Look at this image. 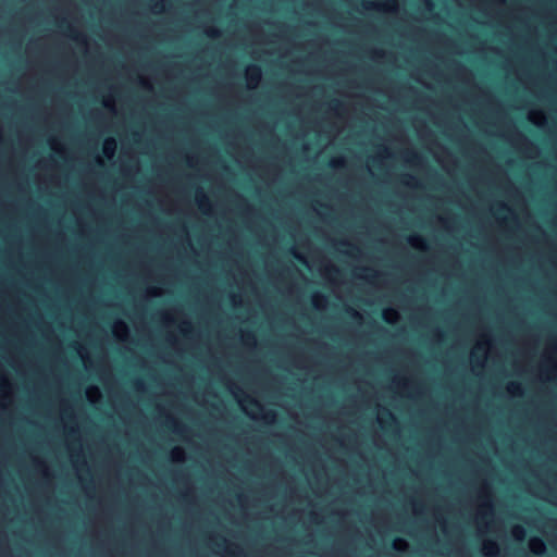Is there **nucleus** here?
Instances as JSON below:
<instances>
[{
	"label": "nucleus",
	"instance_id": "nucleus-1",
	"mask_svg": "<svg viewBox=\"0 0 557 557\" xmlns=\"http://www.w3.org/2000/svg\"><path fill=\"white\" fill-rule=\"evenodd\" d=\"M540 377L557 384V334L549 337L547 348L540 363Z\"/></svg>",
	"mask_w": 557,
	"mask_h": 557
},
{
	"label": "nucleus",
	"instance_id": "nucleus-2",
	"mask_svg": "<svg viewBox=\"0 0 557 557\" xmlns=\"http://www.w3.org/2000/svg\"><path fill=\"white\" fill-rule=\"evenodd\" d=\"M524 120H529L544 132H548L550 128L549 116L543 110H534L528 112V114L524 115Z\"/></svg>",
	"mask_w": 557,
	"mask_h": 557
},
{
	"label": "nucleus",
	"instance_id": "nucleus-3",
	"mask_svg": "<svg viewBox=\"0 0 557 557\" xmlns=\"http://www.w3.org/2000/svg\"><path fill=\"white\" fill-rule=\"evenodd\" d=\"M481 553L485 557H498L500 553L499 544L495 540H485L482 544Z\"/></svg>",
	"mask_w": 557,
	"mask_h": 557
},
{
	"label": "nucleus",
	"instance_id": "nucleus-4",
	"mask_svg": "<svg viewBox=\"0 0 557 557\" xmlns=\"http://www.w3.org/2000/svg\"><path fill=\"white\" fill-rule=\"evenodd\" d=\"M362 7L366 10H388L393 11L396 9V2L395 0H385L384 3H375L373 1L363 0Z\"/></svg>",
	"mask_w": 557,
	"mask_h": 557
},
{
	"label": "nucleus",
	"instance_id": "nucleus-5",
	"mask_svg": "<svg viewBox=\"0 0 557 557\" xmlns=\"http://www.w3.org/2000/svg\"><path fill=\"white\" fill-rule=\"evenodd\" d=\"M528 549L534 555L542 556L546 553V544L545 542L537 536H533L528 542Z\"/></svg>",
	"mask_w": 557,
	"mask_h": 557
},
{
	"label": "nucleus",
	"instance_id": "nucleus-6",
	"mask_svg": "<svg viewBox=\"0 0 557 557\" xmlns=\"http://www.w3.org/2000/svg\"><path fill=\"white\" fill-rule=\"evenodd\" d=\"M545 5V15L552 18V26L557 28V17L554 5H557V0H541Z\"/></svg>",
	"mask_w": 557,
	"mask_h": 557
},
{
	"label": "nucleus",
	"instance_id": "nucleus-7",
	"mask_svg": "<svg viewBox=\"0 0 557 557\" xmlns=\"http://www.w3.org/2000/svg\"><path fill=\"white\" fill-rule=\"evenodd\" d=\"M246 78L250 84H258L261 78V69L258 65H250L246 72Z\"/></svg>",
	"mask_w": 557,
	"mask_h": 557
},
{
	"label": "nucleus",
	"instance_id": "nucleus-8",
	"mask_svg": "<svg viewBox=\"0 0 557 557\" xmlns=\"http://www.w3.org/2000/svg\"><path fill=\"white\" fill-rule=\"evenodd\" d=\"M482 498L484 499L481 504V508L483 509V512H482V518H485L487 516H493V504L492 502L490 500L488 497H485L482 496Z\"/></svg>",
	"mask_w": 557,
	"mask_h": 557
},
{
	"label": "nucleus",
	"instance_id": "nucleus-9",
	"mask_svg": "<svg viewBox=\"0 0 557 557\" xmlns=\"http://www.w3.org/2000/svg\"><path fill=\"white\" fill-rule=\"evenodd\" d=\"M114 149H115V141L112 138L107 139L103 145V153L107 157H112Z\"/></svg>",
	"mask_w": 557,
	"mask_h": 557
},
{
	"label": "nucleus",
	"instance_id": "nucleus-10",
	"mask_svg": "<svg viewBox=\"0 0 557 557\" xmlns=\"http://www.w3.org/2000/svg\"><path fill=\"white\" fill-rule=\"evenodd\" d=\"M408 242L413 247L422 248V249L425 248V240L421 236H417V235L410 236L408 238Z\"/></svg>",
	"mask_w": 557,
	"mask_h": 557
},
{
	"label": "nucleus",
	"instance_id": "nucleus-11",
	"mask_svg": "<svg viewBox=\"0 0 557 557\" xmlns=\"http://www.w3.org/2000/svg\"><path fill=\"white\" fill-rule=\"evenodd\" d=\"M383 414L386 417V420L382 419L380 421L382 425H386L387 423L396 422V418L394 417V414L388 409L385 408L383 410Z\"/></svg>",
	"mask_w": 557,
	"mask_h": 557
},
{
	"label": "nucleus",
	"instance_id": "nucleus-12",
	"mask_svg": "<svg viewBox=\"0 0 557 557\" xmlns=\"http://www.w3.org/2000/svg\"><path fill=\"white\" fill-rule=\"evenodd\" d=\"M198 205H199L200 210L203 213H207V208L210 207V203H209L208 198L203 194H201V197L198 198Z\"/></svg>",
	"mask_w": 557,
	"mask_h": 557
},
{
	"label": "nucleus",
	"instance_id": "nucleus-13",
	"mask_svg": "<svg viewBox=\"0 0 557 557\" xmlns=\"http://www.w3.org/2000/svg\"><path fill=\"white\" fill-rule=\"evenodd\" d=\"M405 547H406V542L404 540H401V539H396L393 542V548L395 550H403Z\"/></svg>",
	"mask_w": 557,
	"mask_h": 557
},
{
	"label": "nucleus",
	"instance_id": "nucleus-14",
	"mask_svg": "<svg viewBox=\"0 0 557 557\" xmlns=\"http://www.w3.org/2000/svg\"><path fill=\"white\" fill-rule=\"evenodd\" d=\"M556 481H557V473H556ZM544 486H545V488H546L547 493L549 494V496H550L552 498H557V490H555L554 487H552V486L549 485V483H548V482H545V483H544Z\"/></svg>",
	"mask_w": 557,
	"mask_h": 557
},
{
	"label": "nucleus",
	"instance_id": "nucleus-15",
	"mask_svg": "<svg viewBox=\"0 0 557 557\" xmlns=\"http://www.w3.org/2000/svg\"><path fill=\"white\" fill-rule=\"evenodd\" d=\"M207 36L211 37V38H216L221 35L220 30L215 29V28H210L206 32Z\"/></svg>",
	"mask_w": 557,
	"mask_h": 557
},
{
	"label": "nucleus",
	"instance_id": "nucleus-16",
	"mask_svg": "<svg viewBox=\"0 0 557 557\" xmlns=\"http://www.w3.org/2000/svg\"><path fill=\"white\" fill-rule=\"evenodd\" d=\"M523 143H524V160L527 159V150L531 147L532 145V141L531 139L524 134V139H523Z\"/></svg>",
	"mask_w": 557,
	"mask_h": 557
},
{
	"label": "nucleus",
	"instance_id": "nucleus-17",
	"mask_svg": "<svg viewBox=\"0 0 557 557\" xmlns=\"http://www.w3.org/2000/svg\"><path fill=\"white\" fill-rule=\"evenodd\" d=\"M523 212H524V224L529 221L530 219V210H529V206H528V202H527V199L524 198V209H523Z\"/></svg>",
	"mask_w": 557,
	"mask_h": 557
},
{
	"label": "nucleus",
	"instance_id": "nucleus-18",
	"mask_svg": "<svg viewBox=\"0 0 557 557\" xmlns=\"http://www.w3.org/2000/svg\"><path fill=\"white\" fill-rule=\"evenodd\" d=\"M330 165H331L332 168H341V166H344V161H343V159L332 160V161L330 162Z\"/></svg>",
	"mask_w": 557,
	"mask_h": 557
},
{
	"label": "nucleus",
	"instance_id": "nucleus-19",
	"mask_svg": "<svg viewBox=\"0 0 557 557\" xmlns=\"http://www.w3.org/2000/svg\"><path fill=\"white\" fill-rule=\"evenodd\" d=\"M524 15H527V8L525 7H524ZM523 27H524V34H525L527 30H529V24H528V21H527V16H524ZM525 47H527V37L524 36V48Z\"/></svg>",
	"mask_w": 557,
	"mask_h": 557
},
{
	"label": "nucleus",
	"instance_id": "nucleus-20",
	"mask_svg": "<svg viewBox=\"0 0 557 557\" xmlns=\"http://www.w3.org/2000/svg\"><path fill=\"white\" fill-rule=\"evenodd\" d=\"M242 553H243V550L239 548L236 552L232 550V549H227L228 557H239L242 555Z\"/></svg>",
	"mask_w": 557,
	"mask_h": 557
},
{
	"label": "nucleus",
	"instance_id": "nucleus-21",
	"mask_svg": "<svg viewBox=\"0 0 557 557\" xmlns=\"http://www.w3.org/2000/svg\"><path fill=\"white\" fill-rule=\"evenodd\" d=\"M347 312L354 318V319H361V315L358 311H356L352 308H347Z\"/></svg>",
	"mask_w": 557,
	"mask_h": 557
},
{
	"label": "nucleus",
	"instance_id": "nucleus-22",
	"mask_svg": "<svg viewBox=\"0 0 557 557\" xmlns=\"http://www.w3.org/2000/svg\"><path fill=\"white\" fill-rule=\"evenodd\" d=\"M171 422V429L177 433H180L182 430L176 425V422L173 419H170Z\"/></svg>",
	"mask_w": 557,
	"mask_h": 557
},
{
	"label": "nucleus",
	"instance_id": "nucleus-23",
	"mask_svg": "<svg viewBox=\"0 0 557 557\" xmlns=\"http://www.w3.org/2000/svg\"><path fill=\"white\" fill-rule=\"evenodd\" d=\"M244 338H245V341L248 343V342H250V341H255V335H253L252 333H250V332H249V333H246V334L244 335Z\"/></svg>",
	"mask_w": 557,
	"mask_h": 557
},
{
	"label": "nucleus",
	"instance_id": "nucleus-24",
	"mask_svg": "<svg viewBox=\"0 0 557 557\" xmlns=\"http://www.w3.org/2000/svg\"><path fill=\"white\" fill-rule=\"evenodd\" d=\"M524 325V336L527 335V321L523 322ZM527 355V341L524 339V356ZM527 372V369L524 368V373Z\"/></svg>",
	"mask_w": 557,
	"mask_h": 557
},
{
	"label": "nucleus",
	"instance_id": "nucleus-25",
	"mask_svg": "<svg viewBox=\"0 0 557 557\" xmlns=\"http://www.w3.org/2000/svg\"><path fill=\"white\" fill-rule=\"evenodd\" d=\"M181 456H182V450L181 449L176 448V449L173 450V457L175 459H181Z\"/></svg>",
	"mask_w": 557,
	"mask_h": 557
},
{
	"label": "nucleus",
	"instance_id": "nucleus-26",
	"mask_svg": "<svg viewBox=\"0 0 557 557\" xmlns=\"http://www.w3.org/2000/svg\"><path fill=\"white\" fill-rule=\"evenodd\" d=\"M523 177H524V193H525L527 191V181H529V178H530L529 172L525 169H524Z\"/></svg>",
	"mask_w": 557,
	"mask_h": 557
},
{
	"label": "nucleus",
	"instance_id": "nucleus-27",
	"mask_svg": "<svg viewBox=\"0 0 557 557\" xmlns=\"http://www.w3.org/2000/svg\"><path fill=\"white\" fill-rule=\"evenodd\" d=\"M275 418V413L273 411H269L265 416V420H273Z\"/></svg>",
	"mask_w": 557,
	"mask_h": 557
},
{
	"label": "nucleus",
	"instance_id": "nucleus-28",
	"mask_svg": "<svg viewBox=\"0 0 557 557\" xmlns=\"http://www.w3.org/2000/svg\"><path fill=\"white\" fill-rule=\"evenodd\" d=\"M523 75H524V91L527 90V78H529V72L527 70V66L524 65V72H523Z\"/></svg>",
	"mask_w": 557,
	"mask_h": 557
},
{
	"label": "nucleus",
	"instance_id": "nucleus-29",
	"mask_svg": "<svg viewBox=\"0 0 557 557\" xmlns=\"http://www.w3.org/2000/svg\"><path fill=\"white\" fill-rule=\"evenodd\" d=\"M389 313L396 314V312L395 311H387V312L384 313L383 318L388 323L391 322L389 317H388Z\"/></svg>",
	"mask_w": 557,
	"mask_h": 557
},
{
	"label": "nucleus",
	"instance_id": "nucleus-30",
	"mask_svg": "<svg viewBox=\"0 0 557 557\" xmlns=\"http://www.w3.org/2000/svg\"><path fill=\"white\" fill-rule=\"evenodd\" d=\"M248 401H249V404L253 405L255 407L261 409V405L257 400L249 398Z\"/></svg>",
	"mask_w": 557,
	"mask_h": 557
},
{
	"label": "nucleus",
	"instance_id": "nucleus-31",
	"mask_svg": "<svg viewBox=\"0 0 557 557\" xmlns=\"http://www.w3.org/2000/svg\"><path fill=\"white\" fill-rule=\"evenodd\" d=\"M486 345H487V342H485V343H480V344H478L476 349H478V350L485 349V346H486Z\"/></svg>",
	"mask_w": 557,
	"mask_h": 557
},
{
	"label": "nucleus",
	"instance_id": "nucleus-32",
	"mask_svg": "<svg viewBox=\"0 0 557 557\" xmlns=\"http://www.w3.org/2000/svg\"><path fill=\"white\" fill-rule=\"evenodd\" d=\"M320 299H323V300H324L325 298H324L323 296H320V295L315 296V300H314V306H315V307H318V306H319V301H318V300H320Z\"/></svg>",
	"mask_w": 557,
	"mask_h": 557
},
{
	"label": "nucleus",
	"instance_id": "nucleus-33",
	"mask_svg": "<svg viewBox=\"0 0 557 557\" xmlns=\"http://www.w3.org/2000/svg\"><path fill=\"white\" fill-rule=\"evenodd\" d=\"M154 7L163 9L164 8V2L163 1H158V2L154 3Z\"/></svg>",
	"mask_w": 557,
	"mask_h": 557
},
{
	"label": "nucleus",
	"instance_id": "nucleus-34",
	"mask_svg": "<svg viewBox=\"0 0 557 557\" xmlns=\"http://www.w3.org/2000/svg\"><path fill=\"white\" fill-rule=\"evenodd\" d=\"M409 154H410L412 161L419 159V156L416 152H409Z\"/></svg>",
	"mask_w": 557,
	"mask_h": 557
},
{
	"label": "nucleus",
	"instance_id": "nucleus-35",
	"mask_svg": "<svg viewBox=\"0 0 557 557\" xmlns=\"http://www.w3.org/2000/svg\"><path fill=\"white\" fill-rule=\"evenodd\" d=\"M329 272L337 274V273H339V270L337 268H335V267H332V268L329 269Z\"/></svg>",
	"mask_w": 557,
	"mask_h": 557
},
{
	"label": "nucleus",
	"instance_id": "nucleus-36",
	"mask_svg": "<svg viewBox=\"0 0 557 557\" xmlns=\"http://www.w3.org/2000/svg\"><path fill=\"white\" fill-rule=\"evenodd\" d=\"M523 486H524V493H527L529 491V483L525 479H524Z\"/></svg>",
	"mask_w": 557,
	"mask_h": 557
},
{
	"label": "nucleus",
	"instance_id": "nucleus-37",
	"mask_svg": "<svg viewBox=\"0 0 557 557\" xmlns=\"http://www.w3.org/2000/svg\"><path fill=\"white\" fill-rule=\"evenodd\" d=\"M523 467H524V472H525L529 469V461L525 458H524Z\"/></svg>",
	"mask_w": 557,
	"mask_h": 557
},
{
	"label": "nucleus",
	"instance_id": "nucleus-38",
	"mask_svg": "<svg viewBox=\"0 0 557 557\" xmlns=\"http://www.w3.org/2000/svg\"><path fill=\"white\" fill-rule=\"evenodd\" d=\"M117 326H119V327H122L123 330H126V325H125L123 322H119V323H117Z\"/></svg>",
	"mask_w": 557,
	"mask_h": 557
},
{
	"label": "nucleus",
	"instance_id": "nucleus-39",
	"mask_svg": "<svg viewBox=\"0 0 557 557\" xmlns=\"http://www.w3.org/2000/svg\"><path fill=\"white\" fill-rule=\"evenodd\" d=\"M294 256H295V258H297L298 260H301V261H302V258H301V256H300V255H297L296 252H294Z\"/></svg>",
	"mask_w": 557,
	"mask_h": 557
},
{
	"label": "nucleus",
	"instance_id": "nucleus-40",
	"mask_svg": "<svg viewBox=\"0 0 557 557\" xmlns=\"http://www.w3.org/2000/svg\"><path fill=\"white\" fill-rule=\"evenodd\" d=\"M135 386H136V388H140L143 386V384L140 382H136Z\"/></svg>",
	"mask_w": 557,
	"mask_h": 557
},
{
	"label": "nucleus",
	"instance_id": "nucleus-41",
	"mask_svg": "<svg viewBox=\"0 0 557 557\" xmlns=\"http://www.w3.org/2000/svg\"><path fill=\"white\" fill-rule=\"evenodd\" d=\"M527 405V401L524 400V406ZM523 417H524V422L527 421V410L524 409V413H523Z\"/></svg>",
	"mask_w": 557,
	"mask_h": 557
},
{
	"label": "nucleus",
	"instance_id": "nucleus-42",
	"mask_svg": "<svg viewBox=\"0 0 557 557\" xmlns=\"http://www.w3.org/2000/svg\"><path fill=\"white\" fill-rule=\"evenodd\" d=\"M523 556H524V557H529V554H528V552H527V548H525V547H524Z\"/></svg>",
	"mask_w": 557,
	"mask_h": 557
},
{
	"label": "nucleus",
	"instance_id": "nucleus-43",
	"mask_svg": "<svg viewBox=\"0 0 557 557\" xmlns=\"http://www.w3.org/2000/svg\"><path fill=\"white\" fill-rule=\"evenodd\" d=\"M403 183L408 186L411 185L409 181H404Z\"/></svg>",
	"mask_w": 557,
	"mask_h": 557
},
{
	"label": "nucleus",
	"instance_id": "nucleus-44",
	"mask_svg": "<svg viewBox=\"0 0 557 557\" xmlns=\"http://www.w3.org/2000/svg\"><path fill=\"white\" fill-rule=\"evenodd\" d=\"M527 281H528L527 274L524 273V278H523L524 285L527 284Z\"/></svg>",
	"mask_w": 557,
	"mask_h": 557
},
{
	"label": "nucleus",
	"instance_id": "nucleus-45",
	"mask_svg": "<svg viewBox=\"0 0 557 557\" xmlns=\"http://www.w3.org/2000/svg\"><path fill=\"white\" fill-rule=\"evenodd\" d=\"M527 107H528V103H527V101L524 100V104H523L524 111L527 110Z\"/></svg>",
	"mask_w": 557,
	"mask_h": 557
},
{
	"label": "nucleus",
	"instance_id": "nucleus-46",
	"mask_svg": "<svg viewBox=\"0 0 557 557\" xmlns=\"http://www.w3.org/2000/svg\"><path fill=\"white\" fill-rule=\"evenodd\" d=\"M527 237H528V234H527V232L524 231V235H523L524 242L527 240Z\"/></svg>",
	"mask_w": 557,
	"mask_h": 557
},
{
	"label": "nucleus",
	"instance_id": "nucleus-47",
	"mask_svg": "<svg viewBox=\"0 0 557 557\" xmlns=\"http://www.w3.org/2000/svg\"><path fill=\"white\" fill-rule=\"evenodd\" d=\"M341 244L345 245V246H349V244L347 242H342Z\"/></svg>",
	"mask_w": 557,
	"mask_h": 557
},
{
	"label": "nucleus",
	"instance_id": "nucleus-48",
	"mask_svg": "<svg viewBox=\"0 0 557 557\" xmlns=\"http://www.w3.org/2000/svg\"><path fill=\"white\" fill-rule=\"evenodd\" d=\"M527 442H528L527 436L524 435V440H523L524 445L527 444Z\"/></svg>",
	"mask_w": 557,
	"mask_h": 557
},
{
	"label": "nucleus",
	"instance_id": "nucleus-49",
	"mask_svg": "<svg viewBox=\"0 0 557 557\" xmlns=\"http://www.w3.org/2000/svg\"><path fill=\"white\" fill-rule=\"evenodd\" d=\"M523 523H524V525L528 524V521H527L525 517H524Z\"/></svg>",
	"mask_w": 557,
	"mask_h": 557
}]
</instances>
